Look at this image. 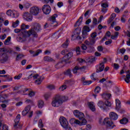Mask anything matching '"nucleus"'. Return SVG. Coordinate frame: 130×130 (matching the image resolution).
Segmentation results:
<instances>
[{
	"instance_id": "a878e982",
	"label": "nucleus",
	"mask_w": 130,
	"mask_h": 130,
	"mask_svg": "<svg viewBox=\"0 0 130 130\" xmlns=\"http://www.w3.org/2000/svg\"><path fill=\"white\" fill-rule=\"evenodd\" d=\"M0 130H9V127L6 124L0 122Z\"/></svg>"
},
{
	"instance_id": "aec40b11",
	"label": "nucleus",
	"mask_w": 130,
	"mask_h": 130,
	"mask_svg": "<svg viewBox=\"0 0 130 130\" xmlns=\"http://www.w3.org/2000/svg\"><path fill=\"white\" fill-rule=\"evenodd\" d=\"M96 42V40L94 38H89V41H86L85 43L87 45H94L95 44V42Z\"/></svg>"
},
{
	"instance_id": "e2e57ef3",
	"label": "nucleus",
	"mask_w": 130,
	"mask_h": 130,
	"mask_svg": "<svg viewBox=\"0 0 130 130\" xmlns=\"http://www.w3.org/2000/svg\"><path fill=\"white\" fill-rule=\"evenodd\" d=\"M101 6L102 7V8H108V5L107 4V3H102L101 4Z\"/></svg>"
},
{
	"instance_id": "4be33fe9",
	"label": "nucleus",
	"mask_w": 130,
	"mask_h": 130,
	"mask_svg": "<svg viewBox=\"0 0 130 130\" xmlns=\"http://www.w3.org/2000/svg\"><path fill=\"white\" fill-rule=\"evenodd\" d=\"M115 101H116L115 109H116V110H117L118 111V110H119L120 109V107H121V106L120 105V104H121L120 101H119V100L116 99Z\"/></svg>"
},
{
	"instance_id": "864d4df0",
	"label": "nucleus",
	"mask_w": 130,
	"mask_h": 130,
	"mask_svg": "<svg viewBox=\"0 0 130 130\" xmlns=\"http://www.w3.org/2000/svg\"><path fill=\"white\" fill-rule=\"evenodd\" d=\"M50 96H51V93L50 92L47 93L45 94V99L47 100L48 99V98H49V97H50Z\"/></svg>"
},
{
	"instance_id": "0eeeda50",
	"label": "nucleus",
	"mask_w": 130,
	"mask_h": 130,
	"mask_svg": "<svg viewBox=\"0 0 130 130\" xmlns=\"http://www.w3.org/2000/svg\"><path fill=\"white\" fill-rule=\"evenodd\" d=\"M69 122L71 123V124H73V123H74V124H79V125H85V124L87 123V120H83V122H81L79 120H77L75 118H72L70 120Z\"/></svg>"
},
{
	"instance_id": "20e7f679",
	"label": "nucleus",
	"mask_w": 130,
	"mask_h": 130,
	"mask_svg": "<svg viewBox=\"0 0 130 130\" xmlns=\"http://www.w3.org/2000/svg\"><path fill=\"white\" fill-rule=\"evenodd\" d=\"M22 33H24V37H30L31 35L35 38H37L38 37V34H37V31H36L34 29L31 28L28 31L27 30L22 29Z\"/></svg>"
},
{
	"instance_id": "49530a36",
	"label": "nucleus",
	"mask_w": 130,
	"mask_h": 130,
	"mask_svg": "<svg viewBox=\"0 0 130 130\" xmlns=\"http://www.w3.org/2000/svg\"><path fill=\"white\" fill-rule=\"evenodd\" d=\"M67 89V85L63 84L61 87L59 88L60 91H64Z\"/></svg>"
},
{
	"instance_id": "37998d69",
	"label": "nucleus",
	"mask_w": 130,
	"mask_h": 130,
	"mask_svg": "<svg viewBox=\"0 0 130 130\" xmlns=\"http://www.w3.org/2000/svg\"><path fill=\"white\" fill-rule=\"evenodd\" d=\"M19 21L18 20H17L15 22H13L12 24V27H13V28H16V27H18V26H19Z\"/></svg>"
},
{
	"instance_id": "a211bd4d",
	"label": "nucleus",
	"mask_w": 130,
	"mask_h": 130,
	"mask_svg": "<svg viewBox=\"0 0 130 130\" xmlns=\"http://www.w3.org/2000/svg\"><path fill=\"white\" fill-rule=\"evenodd\" d=\"M104 68L105 66L103 63H100V65L96 67V73H101V72H103Z\"/></svg>"
},
{
	"instance_id": "393cba45",
	"label": "nucleus",
	"mask_w": 130,
	"mask_h": 130,
	"mask_svg": "<svg viewBox=\"0 0 130 130\" xmlns=\"http://www.w3.org/2000/svg\"><path fill=\"white\" fill-rule=\"evenodd\" d=\"M72 37H74L75 39H78V40L82 39V38L80 37V32L77 31L74 32V34L72 35Z\"/></svg>"
},
{
	"instance_id": "39448f33",
	"label": "nucleus",
	"mask_w": 130,
	"mask_h": 130,
	"mask_svg": "<svg viewBox=\"0 0 130 130\" xmlns=\"http://www.w3.org/2000/svg\"><path fill=\"white\" fill-rule=\"evenodd\" d=\"M59 122L63 128L66 130H72V128L70 126L69 124V122L68 120L64 117H60L59 118Z\"/></svg>"
},
{
	"instance_id": "603ef678",
	"label": "nucleus",
	"mask_w": 130,
	"mask_h": 130,
	"mask_svg": "<svg viewBox=\"0 0 130 130\" xmlns=\"http://www.w3.org/2000/svg\"><path fill=\"white\" fill-rule=\"evenodd\" d=\"M30 109H31V106L28 105L25 107L24 111H25L28 113L29 111H30Z\"/></svg>"
},
{
	"instance_id": "7ed1b4c3",
	"label": "nucleus",
	"mask_w": 130,
	"mask_h": 130,
	"mask_svg": "<svg viewBox=\"0 0 130 130\" xmlns=\"http://www.w3.org/2000/svg\"><path fill=\"white\" fill-rule=\"evenodd\" d=\"M7 52H9L7 51V49L6 48H1L0 49V62L1 63H5L6 61H8V59H9V56H8V54Z\"/></svg>"
},
{
	"instance_id": "8fccbe9b",
	"label": "nucleus",
	"mask_w": 130,
	"mask_h": 130,
	"mask_svg": "<svg viewBox=\"0 0 130 130\" xmlns=\"http://www.w3.org/2000/svg\"><path fill=\"white\" fill-rule=\"evenodd\" d=\"M101 90V88L99 86H97L94 89V92L95 94H98V93L100 92Z\"/></svg>"
},
{
	"instance_id": "f704fd0d",
	"label": "nucleus",
	"mask_w": 130,
	"mask_h": 130,
	"mask_svg": "<svg viewBox=\"0 0 130 130\" xmlns=\"http://www.w3.org/2000/svg\"><path fill=\"white\" fill-rule=\"evenodd\" d=\"M42 82V80H41V77H39V76L38 77L37 80H36L35 82L36 85H40V84H41Z\"/></svg>"
},
{
	"instance_id": "4468645a",
	"label": "nucleus",
	"mask_w": 130,
	"mask_h": 130,
	"mask_svg": "<svg viewBox=\"0 0 130 130\" xmlns=\"http://www.w3.org/2000/svg\"><path fill=\"white\" fill-rule=\"evenodd\" d=\"M32 29L34 30H35L36 32H41V30L42 29L41 28V25L39 23H35L32 24Z\"/></svg>"
},
{
	"instance_id": "a19ab883",
	"label": "nucleus",
	"mask_w": 130,
	"mask_h": 130,
	"mask_svg": "<svg viewBox=\"0 0 130 130\" xmlns=\"http://www.w3.org/2000/svg\"><path fill=\"white\" fill-rule=\"evenodd\" d=\"M47 88H48V89H49V90H55V86H54L52 84H50V85H48L47 86Z\"/></svg>"
},
{
	"instance_id": "c9c22d12",
	"label": "nucleus",
	"mask_w": 130,
	"mask_h": 130,
	"mask_svg": "<svg viewBox=\"0 0 130 130\" xmlns=\"http://www.w3.org/2000/svg\"><path fill=\"white\" fill-rule=\"evenodd\" d=\"M62 66V62H59L55 65V68L57 69V70H58V69H61Z\"/></svg>"
},
{
	"instance_id": "2f4dec72",
	"label": "nucleus",
	"mask_w": 130,
	"mask_h": 130,
	"mask_svg": "<svg viewBox=\"0 0 130 130\" xmlns=\"http://www.w3.org/2000/svg\"><path fill=\"white\" fill-rule=\"evenodd\" d=\"M38 106L39 108H42L44 106V102L42 100L38 102Z\"/></svg>"
},
{
	"instance_id": "f257e3e1",
	"label": "nucleus",
	"mask_w": 130,
	"mask_h": 130,
	"mask_svg": "<svg viewBox=\"0 0 130 130\" xmlns=\"http://www.w3.org/2000/svg\"><path fill=\"white\" fill-rule=\"evenodd\" d=\"M68 99L69 98L68 96H64L59 94L56 95L51 103L52 106L53 107H59V106L62 105L63 102L68 101Z\"/></svg>"
},
{
	"instance_id": "cd10ccee",
	"label": "nucleus",
	"mask_w": 130,
	"mask_h": 130,
	"mask_svg": "<svg viewBox=\"0 0 130 130\" xmlns=\"http://www.w3.org/2000/svg\"><path fill=\"white\" fill-rule=\"evenodd\" d=\"M101 96L106 100H108V99H110L111 94L110 93H104Z\"/></svg>"
},
{
	"instance_id": "b1692460",
	"label": "nucleus",
	"mask_w": 130,
	"mask_h": 130,
	"mask_svg": "<svg viewBox=\"0 0 130 130\" xmlns=\"http://www.w3.org/2000/svg\"><path fill=\"white\" fill-rule=\"evenodd\" d=\"M116 17V14L115 13H112L111 15V16L109 18V20H108V24H110L111 22L114 20L115 18Z\"/></svg>"
},
{
	"instance_id": "423d86ee",
	"label": "nucleus",
	"mask_w": 130,
	"mask_h": 130,
	"mask_svg": "<svg viewBox=\"0 0 130 130\" xmlns=\"http://www.w3.org/2000/svg\"><path fill=\"white\" fill-rule=\"evenodd\" d=\"M73 113L76 117H77V118L79 119V120H80V122H83L84 120H86V119L84 118L85 116L84 113L80 112L79 110H75Z\"/></svg>"
},
{
	"instance_id": "72a5a7b5",
	"label": "nucleus",
	"mask_w": 130,
	"mask_h": 130,
	"mask_svg": "<svg viewBox=\"0 0 130 130\" xmlns=\"http://www.w3.org/2000/svg\"><path fill=\"white\" fill-rule=\"evenodd\" d=\"M64 75L66 76H69L70 78L73 77V75L72 74V72H71V69L67 70L66 72H64Z\"/></svg>"
},
{
	"instance_id": "a18cd8bd",
	"label": "nucleus",
	"mask_w": 130,
	"mask_h": 130,
	"mask_svg": "<svg viewBox=\"0 0 130 130\" xmlns=\"http://www.w3.org/2000/svg\"><path fill=\"white\" fill-rule=\"evenodd\" d=\"M82 37L83 39H86L87 38V36H88V32H86L85 31H82Z\"/></svg>"
},
{
	"instance_id": "412c9836",
	"label": "nucleus",
	"mask_w": 130,
	"mask_h": 130,
	"mask_svg": "<svg viewBox=\"0 0 130 130\" xmlns=\"http://www.w3.org/2000/svg\"><path fill=\"white\" fill-rule=\"evenodd\" d=\"M29 52L30 54L32 55V56H37V55H39L40 53L42 52V51L41 50H38L36 51L30 50Z\"/></svg>"
},
{
	"instance_id": "4d7b16f0",
	"label": "nucleus",
	"mask_w": 130,
	"mask_h": 130,
	"mask_svg": "<svg viewBox=\"0 0 130 130\" xmlns=\"http://www.w3.org/2000/svg\"><path fill=\"white\" fill-rule=\"evenodd\" d=\"M22 77V74H19L18 76H16L14 77L15 80H20Z\"/></svg>"
},
{
	"instance_id": "c03bdc74",
	"label": "nucleus",
	"mask_w": 130,
	"mask_h": 130,
	"mask_svg": "<svg viewBox=\"0 0 130 130\" xmlns=\"http://www.w3.org/2000/svg\"><path fill=\"white\" fill-rule=\"evenodd\" d=\"M69 52V50L68 49H65L61 51V54L62 55H67L68 54V53Z\"/></svg>"
},
{
	"instance_id": "c756f323",
	"label": "nucleus",
	"mask_w": 130,
	"mask_h": 130,
	"mask_svg": "<svg viewBox=\"0 0 130 130\" xmlns=\"http://www.w3.org/2000/svg\"><path fill=\"white\" fill-rule=\"evenodd\" d=\"M128 122V119L125 117L123 118L120 120L121 124H126Z\"/></svg>"
},
{
	"instance_id": "6e6552de",
	"label": "nucleus",
	"mask_w": 130,
	"mask_h": 130,
	"mask_svg": "<svg viewBox=\"0 0 130 130\" xmlns=\"http://www.w3.org/2000/svg\"><path fill=\"white\" fill-rule=\"evenodd\" d=\"M113 124V122L112 121H109V118H106L103 120V125H106L108 127H110V128H113V127H115V125Z\"/></svg>"
},
{
	"instance_id": "774afa93",
	"label": "nucleus",
	"mask_w": 130,
	"mask_h": 130,
	"mask_svg": "<svg viewBox=\"0 0 130 130\" xmlns=\"http://www.w3.org/2000/svg\"><path fill=\"white\" fill-rule=\"evenodd\" d=\"M81 48L82 50H86L87 49V46L85 44H82L81 45Z\"/></svg>"
},
{
	"instance_id": "473e14b6",
	"label": "nucleus",
	"mask_w": 130,
	"mask_h": 130,
	"mask_svg": "<svg viewBox=\"0 0 130 130\" xmlns=\"http://www.w3.org/2000/svg\"><path fill=\"white\" fill-rule=\"evenodd\" d=\"M44 61H48L49 62L50 61H53V59L48 56H46L44 57Z\"/></svg>"
},
{
	"instance_id": "680f3d73",
	"label": "nucleus",
	"mask_w": 130,
	"mask_h": 130,
	"mask_svg": "<svg viewBox=\"0 0 130 130\" xmlns=\"http://www.w3.org/2000/svg\"><path fill=\"white\" fill-rule=\"evenodd\" d=\"M94 50H95V48L93 47H90L89 48L87 51H88V52H93V51H94Z\"/></svg>"
},
{
	"instance_id": "f8f14e48",
	"label": "nucleus",
	"mask_w": 130,
	"mask_h": 130,
	"mask_svg": "<svg viewBox=\"0 0 130 130\" xmlns=\"http://www.w3.org/2000/svg\"><path fill=\"white\" fill-rule=\"evenodd\" d=\"M23 17V19L25 20V21H27V22H31V21H32V19H33L32 15L29 13V12L24 13Z\"/></svg>"
},
{
	"instance_id": "58836bf2",
	"label": "nucleus",
	"mask_w": 130,
	"mask_h": 130,
	"mask_svg": "<svg viewBox=\"0 0 130 130\" xmlns=\"http://www.w3.org/2000/svg\"><path fill=\"white\" fill-rule=\"evenodd\" d=\"M38 126L40 128H43L44 127V125H43V122H42V119H40L39 120Z\"/></svg>"
},
{
	"instance_id": "6ab92c4d",
	"label": "nucleus",
	"mask_w": 130,
	"mask_h": 130,
	"mask_svg": "<svg viewBox=\"0 0 130 130\" xmlns=\"http://www.w3.org/2000/svg\"><path fill=\"white\" fill-rule=\"evenodd\" d=\"M22 36V38L19 36L17 38V40L18 42H25V41H27L26 38L28 37H24V33L22 32L21 34Z\"/></svg>"
},
{
	"instance_id": "69168bd1",
	"label": "nucleus",
	"mask_w": 130,
	"mask_h": 130,
	"mask_svg": "<svg viewBox=\"0 0 130 130\" xmlns=\"http://www.w3.org/2000/svg\"><path fill=\"white\" fill-rule=\"evenodd\" d=\"M12 13H13V11L11 10H9L7 11L6 14H7V15H8V16H11Z\"/></svg>"
},
{
	"instance_id": "9d476101",
	"label": "nucleus",
	"mask_w": 130,
	"mask_h": 130,
	"mask_svg": "<svg viewBox=\"0 0 130 130\" xmlns=\"http://www.w3.org/2000/svg\"><path fill=\"white\" fill-rule=\"evenodd\" d=\"M30 13L33 16H38L39 14V8L37 6H34L30 9Z\"/></svg>"
},
{
	"instance_id": "c85d7f7f",
	"label": "nucleus",
	"mask_w": 130,
	"mask_h": 130,
	"mask_svg": "<svg viewBox=\"0 0 130 130\" xmlns=\"http://www.w3.org/2000/svg\"><path fill=\"white\" fill-rule=\"evenodd\" d=\"M83 21V17L81 16L78 21H76V23L75 24V27H79L82 23V21Z\"/></svg>"
},
{
	"instance_id": "ea45409f",
	"label": "nucleus",
	"mask_w": 130,
	"mask_h": 130,
	"mask_svg": "<svg viewBox=\"0 0 130 130\" xmlns=\"http://www.w3.org/2000/svg\"><path fill=\"white\" fill-rule=\"evenodd\" d=\"M129 80H130V74H127L126 75V78H125L124 81L125 82H126V83L128 84V83H129L130 82Z\"/></svg>"
},
{
	"instance_id": "f3484780",
	"label": "nucleus",
	"mask_w": 130,
	"mask_h": 130,
	"mask_svg": "<svg viewBox=\"0 0 130 130\" xmlns=\"http://www.w3.org/2000/svg\"><path fill=\"white\" fill-rule=\"evenodd\" d=\"M86 69V66L80 67L79 66H76L73 70L74 74H78V71H82V70H85Z\"/></svg>"
},
{
	"instance_id": "5701e85b",
	"label": "nucleus",
	"mask_w": 130,
	"mask_h": 130,
	"mask_svg": "<svg viewBox=\"0 0 130 130\" xmlns=\"http://www.w3.org/2000/svg\"><path fill=\"white\" fill-rule=\"evenodd\" d=\"M88 105L89 109H90L91 111H95V110H96V109L95 108V106H94V103L93 102L88 103Z\"/></svg>"
},
{
	"instance_id": "5fc2aeb1",
	"label": "nucleus",
	"mask_w": 130,
	"mask_h": 130,
	"mask_svg": "<svg viewBox=\"0 0 130 130\" xmlns=\"http://www.w3.org/2000/svg\"><path fill=\"white\" fill-rule=\"evenodd\" d=\"M92 25L93 26H96V25H97V18H93Z\"/></svg>"
},
{
	"instance_id": "bf43d9fd",
	"label": "nucleus",
	"mask_w": 130,
	"mask_h": 130,
	"mask_svg": "<svg viewBox=\"0 0 130 130\" xmlns=\"http://www.w3.org/2000/svg\"><path fill=\"white\" fill-rule=\"evenodd\" d=\"M35 95V92H34V91H29V93H28V96L29 97H33V96Z\"/></svg>"
},
{
	"instance_id": "9b49d317",
	"label": "nucleus",
	"mask_w": 130,
	"mask_h": 130,
	"mask_svg": "<svg viewBox=\"0 0 130 130\" xmlns=\"http://www.w3.org/2000/svg\"><path fill=\"white\" fill-rule=\"evenodd\" d=\"M20 119H21V115L18 114L14 120L15 123L13 125L14 128H19L20 127Z\"/></svg>"
},
{
	"instance_id": "2eb2a0df",
	"label": "nucleus",
	"mask_w": 130,
	"mask_h": 130,
	"mask_svg": "<svg viewBox=\"0 0 130 130\" xmlns=\"http://www.w3.org/2000/svg\"><path fill=\"white\" fill-rule=\"evenodd\" d=\"M73 53L72 52H69L68 51V52L67 53V54L63 57V60L62 61H65V62H67L71 57H73Z\"/></svg>"
},
{
	"instance_id": "09e8293b",
	"label": "nucleus",
	"mask_w": 130,
	"mask_h": 130,
	"mask_svg": "<svg viewBox=\"0 0 130 130\" xmlns=\"http://www.w3.org/2000/svg\"><path fill=\"white\" fill-rule=\"evenodd\" d=\"M95 57L92 56H90L88 58V61L89 62H93V61H95Z\"/></svg>"
},
{
	"instance_id": "de8ad7c7",
	"label": "nucleus",
	"mask_w": 130,
	"mask_h": 130,
	"mask_svg": "<svg viewBox=\"0 0 130 130\" xmlns=\"http://www.w3.org/2000/svg\"><path fill=\"white\" fill-rule=\"evenodd\" d=\"M11 17H12V18H18V17H19V14L12 11Z\"/></svg>"
},
{
	"instance_id": "ddd939ff",
	"label": "nucleus",
	"mask_w": 130,
	"mask_h": 130,
	"mask_svg": "<svg viewBox=\"0 0 130 130\" xmlns=\"http://www.w3.org/2000/svg\"><path fill=\"white\" fill-rule=\"evenodd\" d=\"M30 26L28 25H25V24H22L21 26V29L16 28L14 29L15 33H19V32H21L22 34V30H26V29H29Z\"/></svg>"
},
{
	"instance_id": "1a4fd4ad",
	"label": "nucleus",
	"mask_w": 130,
	"mask_h": 130,
	"mask_svg": "<svg viewBox=\"0 0 130 130\" xmlns=\"http://www.w3.org/2000/svg\"><path fill=\"white\" fill-rule=\"evenodd\" d=\"M42 10L44 14H45V15H49V14H50V12H51V8H50V6L48 5H44L42 8Z\"/></svg>"
},
{
	"instance_id": "6e6d98bb",
	"label": "nucleus",
	"mask_w": 130,
	"mask_h": 130,
	"mask_svg": "<svg viewBox=\"0 0 130 130\" xmlns=\"http://www.w3.org/2000/svg\"><path fill=\"white\" fill-rule=\"evenodd\" d=\"M22 57H24V55L19 54L16 57V60H19V59H21V58H22Z\"/></svg>"
},
{
	"instance_id": "4c0bfd02",
	"label": "nucleus",
	"mask_w": 130,
	"mask_h": 130,
	"mask_svg": "<svg viewBox=\"0 0 130 130\" xmlns=\"http://www.w3.org/2000/svg\"><path fill=\"white\" fill-rule=\"evenodd\" d=\"M38 77H39L38 74H36L35 75H33V74H31L27 78L26 80H29V79H32V78H34V80L35 79H37Z\"/></svg>"
},
{
	"instance_id": "7c9ffc66",
	"label": "nucleus",
	"mask_w": 130,
	"mask_h": 130,
	"mask_svg": "<svg viewBox=\"0 0 130 130\" xmlns=\"http://www.w3.org/2000/svg\"><path fill=\"white\" fill-rule=\"evenodd\" d=\"M69 44H70V41L67 39L66 41L61 45V47H62L63 48H68Z\"/></svg>"
},
{
	"instance_id": "e433bc0d",
	"label": "nucleus",
	"mask_w": 130,
	"mask_h": 130,
	"mask_svg": "<svg viewBox=\"0 0 130 130\" xmlns=\"http://www.w3.org/2000/svg\"><path fill=\"white\" fill-rule=\"evenodd\" d=\"M82 31L85 32L86 33H88V32H90V27H89L87 25L84 26V27L82 29Z\"/></svg>"
},
{
	"instance_id": "0e129e2a",
	"label": "nucleus",
	"mask_w": 130,
	"mask_h": 130,
	"mask_svg": "<svg viewBox=\"0 0 130 130\" xmlns=\"http://www.w3.org/2000/svg\"><path fill=\"white\" fill-rule=\"evenodd\" d=\"M119 88H118V87H116V89L115 91V93L116 94V95H119Z\"/></svg>"
},
{
	"instance_id": "3c124183",
	"label": "nucleus",
	"mask_w": 130,
	"mask_h": 130,
	"mask_svg": "<svg viewBox=\"0 0 130 130\" xmlns=\"http://www.w3.org/2000/svg\"><path fill=\"white\" fill-rule=\"evenodd\" d=\"M92 84V81H85L83 82V84L85 85H88Z\"/></svg>"
},
{
	"instance_id": "13d9d810",
	"label": "nucleus",
	"mask_w": 130,
	"mask_h": 130,
	"mask_svg": "<svg viewBox=\"0 0 130 130\" xmlns=\"http://www.w3.org/2000/svg\"><path fill=\"white\" fill-rule=\"evenodd\" d=\"M98 51L101 52L103 51V47L102 46H99L97 48Z\"/></svg>"
},
{
	"instance_id": "338daca9",
	"label": "nucleus",
	"mask_w": 130,
	"mask_h": 130,
	"mask_svg": "<svg viewBox=\"0 0 130 130\" xmlns=\"http://www.w3.org/2000/svg\"><path fill=\"white\" fill-rule=\"evenodd\" d=\"M97 36V33L96 32H92L91 34V38H94L95 39V38Z\"/></svg>"
},
{
	"instance_id": "052dcab7",
	"label": "nucleus",
	"mask_w": 130,
	"mask_h": 130,
	"mask_svg": "<svg viewBox=\"0 0 130 130\" xmlns=\"http://www.w3.org/2000/svg\"><path fill=\"white\" fill-rule=\"evenodd\" d=\"M76 51L77 54H80L81 53V48H80V47H77Z\"/></svg>"
},
{
	"instance_id": "bb28decb",
	"label": "nucleus",
	"mask_w": 130,
	"mask_h": 130,
	"mask_svg": "<svg viewBox=\"0 0 130 130\" xmlns=\"http://www.w3.org/2000/svg\"><path fill=\"white\" fill-rule=\"evenodd\" d=\"M56 18H57V14H54L51 17L50 22H51V24H53V23H55V22H56V19H55Z\"/></svg>"
},
{
	"instance_id": "79ce46f5",
	"label": "nucleus",
	"mask_w": 130,
	"mask_h": 130,
	"mask_svg": "<svg viewBox=\"0 0 130 130\" xmlns=\"http://www.w3.org/2000/svg\"><path fill=\"white\" fill-rule=\"evenodd\" d=\"M11 37H8L7 39L4 42V44L5 45H9L10 44V41H11Z\"/></svg>"
},
{
	"instance_id": "f03ea898",
	"label": "nucleus",
	"mask_w": 130,
	"mask_h": 130,
	"mask_svg": "<svg viewBox=\"0 0 130 130\" xmlns=\"http://www.w3.org/2000/svg\"><path fill=\"white\" fill-rule=\"evenodd\" d=\"M111 103L108 101H106L105 102L102 101H99L98 103V106L103 110V111H108L111 107Z\"/></svg>"
},
{
	"instance_id": "dca6fc26",
	"label": "nucleus",
	"mask_w": 130,
	"mask_h": 130,
	"mask_svg": "<svg viewBox=\"0 0 130 130\" xmlns=\"http://www.w3.org/2000/svg\"><path fill=\"white\" fill-rule=\"evenodd\" d=\"M109 116L111 120H117V118H118V115L117 114L113 112H111L109 113Z\"/></svg>"
}]
</instances>
